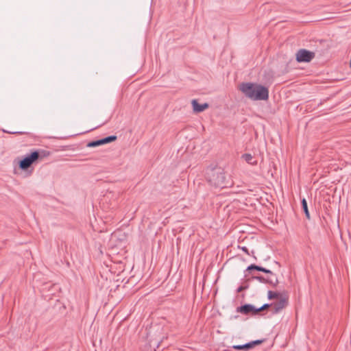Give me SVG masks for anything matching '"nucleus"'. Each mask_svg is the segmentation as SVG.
<instances>
[{
	"label": "nucleus",
	"mask_w": 351,
	"mask_h": 351,
	"mask_svg": "<svg viewBox=\"0 0 351 351\" xmlns=\"http://www.w3.org/2000/svg\"><path fill=\"white\" fill-rule=\"evenodd\" d=\"M236 311L245 315L256 316V307L251 304H245L237 307Z\"/></svg>",
	"instance_id": "obj_7"
},
{
	"label": "nucleus",
	"mask_w": 351,
	"mask_h": 351,
	"mask_svg": "<svg viewBox=\"0 0 351 351\" xmlns=\"http://www.w3.org/2000/svg\"><path fill=\"white\" fill-rule=\"evenodd\" d=\"M117 138V136L116 135L108 136L106 137L101 138V143H102V145H103L105 144L112 143V142L116 141Z\"/></svg>",
	"instance_id": "obj_13"
},
{
	"label": "nucleus",
	"mask_w": 351,
	"mask_h": 351,
	"mask_svg": "<svg viewBox=\"0 0 351 351\" xmlns=\"http://www.w3.org/2000/svg\"><path fill=\"white\" fill-rule=\"evenodd\" d=\"M301 206H302V209L303 212L305 214L306 219L309 220L311 219V217H310V213H309L308 208L307 202L305 198H302L301 199Z\"/></svg>",
	"instance_id": "obj_12"
},
{
	"label": "nucleus",
	"mask_w": 351,
	"mask_h": 351,
	"mask_svg": "<svg viewBox=\"0 0 351 351\" xmlns=\"http://www.w3.org/2000/svg\"><path fill=\"white\" fill-rule=\"evenodd\" d=\"M242 158L245 160L246 162L252 165H256L257 160L254 159V157L251 154H243Z\"/></svg>",
	"instance_id": "obj_11"
},
{
	"label": "nucleus",
	"mask_w": 351,
	"mask_h": 351,
	"mask_svg": "<svg viewBox=\"0 0 351 351\" xmlns=\"http://www.w3.org/2000/svg\"><path fill=\"white\" fill-rule=\"evenodd\" d=\"M277 302L272 303V313L274 314L278 313L284 308L288 305V298L285 296H281L278 299Z\"/></svg>",
	"instance_id": "obj_8"
},
{
	"label": "nucleus",
	"mask_w": 351,
	"mask_h": 351,
	"mask_svg": "<svg viewBox=\"0 0 351 351\" xmlns=\"http://www.w3.org/2000/svg\"><path fill=\"white\" fill-rule=\"evenodd\" d=\"M251 279H255L258 280L261 283L264 284H269L272 285L274 287H276L278 284V280L276 278L275 281H273L271 279L265 278L263 276H253Z\"/></svg>",
	"instance_id": "obj_10"
},
{
	"label": "nucleus",
	"mask_w": 351,
	"mask_h": 351,
	"mask_svg": "<svg viewBox=\"0 0 351 351\" xmlns=\"http://www.w3.org/2000/svg\"><path fill=\"white\" fill-rule=\"evenodd\" d=\"M254 251H252V254L253 257L256 259V258L254 256Z\"/></svg>",
	"instance_id": "obj_23"
},
{
	"label": "nucleus",
	"mask_w": 351,
	"mask_h": 351,
	"mask_svg": "<svg viewBox=\"0 0 351 351\" xmlns=\"http://www.w3.org/2000/svg\"><path fill=\"white\" fill-rule=\"evenodd\" d=\"M282 296V294L277 291H268L267 298L269 300L278 299Z\"/></svg>",
	"instance_id": "obj_15"
},
{
	"label": "nucleus",
	"mask_w": 351,
	"mask_h": 351,
	"mask_svg": "<svg viewBox=\"0 0 351 351\" xmlns=\"http://www.w3.org/2000/svg\"><path fill=\"white\" fill-rule=\"evenodd\" d=\"M264 310H265V309L263 308V306H261L259 308H256V315H258L261 311H263Z\"/></svg>",
	"instance_id": "obj_21"
},
{
	"label": "nucleus",
	"mask_w": 351,
	"mask_h": 351,
	"mask_svg": "<svg viewBox=\"0 0 351 351\" xmlns=\"http://www.w3.org/2000/svg\"><path fill=\"white\" fill-rule=\"evenodd\" d=\"M269 307H272V303L271 304H264L263 305V308L268 309Z\"/></svg>",
	"instance_id": "obj_22"
},
{
	"label": "nucleus",
	"mask_w": 351,
	"mask_h": 351,
	"mask_svg": "<svg viewBox=\"0 0 351 351\" xmlns=\"http://www.w3.org/2000/svg\"><path fill=\"white\" fill-rule=\"evenodd\" d=\"M263 267H261V266H259V265H256L255 264H251L250 265H249L246 268L245 272H247V271L251 272L252 271H254V270L262 272L263 271Z\"/></svg>",
	"instance_id": "obj_14"
},
{
	"label": "nucleus",
	"mask_w": 351,
	"mask_h": 351,
	"mask_svg": "<svg viewBox=\"0 0 351 351\" xmlns=\"http://www.w3.org/2000/svg\"><path fill=\"white\" fill-rule=\"evenodd\" d=\"M239 317V315H235L233 317L234 319H237Z\"/></svg>",
	"instance_id": "obj_24"
},
{
	"label": "nucleus",
	"mask_w": 351,
	"mask_h": 351,
	"mask_svg": "<svg viewBox=\"0 0 351 351\" xmlns=\"http://www.w3.org/2000/svg\"><path fill=\"white\" fill-rule=\"evenodd\" d=\"M249 288V285L247 284L245 285H241L239 286L237 289V293H241L246 289H247Z\"/></svg>",
	"instance_id": "obj_17"
},
{
	"label": "nucleus",
	"mask_w": 351,
	"mask_h": 351,
	"mask_svg": "<svg viewBox=\"0 0 351 351\" xmlns=\"http://www.w3.org/2000/svg\"><path fill=\"white\" fill-rule=\"evenodd\" d=\"M162 328L157 327L156 329L154 328H150L147 332V341L151 349L154 351L156 350L162 343L165 337L161 333Z\"/></svg>",
	"instance_id": "obj_4"
},
{
	"label": "nucleus",
	"mask_w": 351,
	"mask_h": 351,
	"mask_svg": "<svg viewBox=\"0 0 351 351\" xmlns=\"http://www.w3.org/2000/svg\"><path fill=\"white\" fill-rule=\"evenodd\" d=\"M101 138L97 140H94L88 142L86 145L88 147H95L98 146L102 145V143H101Z\"/></svg>",
	"instance_id": "obj_16"
},
{
	"label": "nucleus",
	"mask_w": 351,
	"mask_h": 351,
	"mask_svg": "<svg viewBox=\"0 0 351 351\" xmlns=\"http://www.w3.org/2000/svg\"><path fill=\"white\" fill-rule=\"evenodd\" d=\"M191 105L193 107V110L195 113H199L209 107V104L208 103L199 104L197 99H193L191 101Z\"/></svg>",
	"instance_id": "obj_9"
},
{
	"label": "nucleus",
	"mask_w": 351,
	"mask_h": 351,
	"mask_svg": "<svg viewBox=\"0 0 351 351\" xmlns=\"http://www.w3.org/2000/svg\"><path fill=\"white\" fill-rule=\"evenodd\" d=\"M241 249L242 250L243 252H244L247 255H250V254L249 252V250H248L247 247L243 246V247H241Z\"/></svg>",
	"instance_id": "obj_20"
},
{
	"label": "nucleus",
	"mask_w": 351,
	"mask_h": 351,
	"mask_svg": "<svg viewBox=\"0 0 351 351\" xmlns=\"http://www.w3.org/2000/svg\"><path fill=\"white\" fill-rule=\"evenodd\" d=\"M206 179L208 182L215 187L221 189L228 187L230 182L226 180L223 169L215 167L207 170Z\"/></svg>",
	"instance_id": "obj_2"
},
{
	"label": "nucleus",
	"mask_w": 351,
	"mask_h": 351,
	"mask_svg": "<svg viewBox=\"0 0 351 351\" xmlns=\"http://www.w3.org/2000/svg\"><path fill=\"white\" fill-rule=\"evenodd\" d=\"M262 272H263L265 274H271V275H274V273L271 270H269L268 269H266L265 267H263Z\"/></svg>",
	"instance_id": "obj_19"
},
{
	"label": "nucleus",
	"mask_w": 351,
	"mask_h": 351,
	"mask_svg": "<svg viewBox=\"0 0 351 351\" xmlns=\"http://www.w3.org/2000/svg\"><path fill=\"white\" fill-rule=\"evenodd\" d=\"M265 341V339H257L254 341H252L250 342L246 343L243 345H234L232 346L231 348L237 350H243V351H248L252 348H254L255 346L261 345Z\"/></svg>",
	"instance_id": "obj_6"
},
{
	"label": "nucleus",
	"mask_w": 351,
	"mask_h": 351,
	"mask_svg": "<svg viewBox=\"0 0 351 351\" xmlns=\"http://www.w3.org/2000/svg\"><path fill=\"white\" fill-rule=\"evenodd\" d=\"M239 90L253 101H265L269 99L268 88L259 84L243 82L239 85Z\"/></svg>",
	"instance_id": "obj_1"
},
{
	"label": "nucleus",
	"mask_w": 351,
	"mask_h": 351,
	"mask_svg": "<svg viewBox=\"0 0 351 351\" xmlns=\"http://www.w3.org/2000/svg\"><path fill=\"white\" fill-rule=\"evenodd\" d=\"M4 132H6V133H8V134H26L25 132H9V131H5V130H3Z\"/></svg>",
	"instance_id": "obj_18"
},
{
	"label": "nucleus",
	"mask_w": 351,
	"mask_h": 351,
	"mask_svg": "<svg viewBox=\"0 0 351 351\" xmlns=\"http://www.w3.org/2000/svg\"><path fill=\"white\" fill-rule=\"evenodd\" d=\"M276 263L278 265V266L280 267V264L278 263V262H276Z\"/></svg>",
	"instance_id": "obj_25"
},
{
	"label": "nucleus",
	"mask_w": 351,
	"mask_h": 351,
	"mask_svg": "<svg viewBox=\"0 0 351 351\" xmlns=\"http://www.w3.org/2000/svg\"><path fill=\"white\" fill-rule=\"evenodd\" d=\"M50 155V152L38 149L31 151L29 154H26L23 158L19 160V167L23 171L27 170L34 162L42 160L44 158Z\"/></svg>",
	"instance_id": "obj_3"
},
{
	"label": "nucleus",
	"mask_w": 351,
	"mask_h": 351,
	"mask_svg": "<svg viewBox=\"0 0 351 351\" xmlns=\"http://www.w3.org/2000/svg\"><path fill=\"white\" fill-rule=\"evenodd\" d=\"M315 53L305 49H299L296 53L298 62H309L315 58Z\"/></svg>",
	"instance_id": "obj_5"
}]
</instances>
